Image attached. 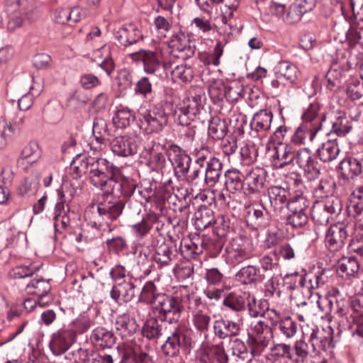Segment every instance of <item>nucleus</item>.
Listing matches in <instances>:
<instances>
[{
	"label": "nucleus",
	"instance_id": "nucleus-1",
	"mask_svg": "<svg viewBox=\"0 0 363 363\" xmlns=\"http://www.w3.org/2000/svg\"><path fill=\"white\" fill-rule=\"evenodd\" d=\"M72 167L79 176L88 174L91 184L104 194L127 196L132 191L128 181L122 178L119 170L106 159L77 157Z\"/></svg>",
	"mask_w": 363,
	"mask_h": 363
},
{
	"label": "nucleus",
	"instance_id": "nucleus-2",
	"mask_svg": "<svg viewBox=\"0 0 363 363\" xmlns=\"http://www.w3.org/2000/svg\"><path fill=\"white\" fill-rule=\"evenodd\" d=\"M123 208L124 202L122 201H106L99 203L96 210L94 207L86 210L84 217L92 227L105 230L121 214Z\"/></svg>",
	"mask_w": 363,
	"mask_h": 363
},
{
	"label": "nucleus",
	"instance_id": "nucleus-3",
	"mask_svg": "<svg viewBox=\"0 0 363 363\" xmlns=\"http://www.w3.org/2000/svg\"><path fill=\"white\" fill-rule=\"evenodd\" d=\"M323 333L318 329H313L309 339L310 345L303 340H296L294 345L292 361L296 363H305L310 357H313L324 350Z\"/></svg>",
	"mask_w": 363,
	"mask_h": 363
},
{
	"label": "nucleus",
	"instance_id": "nucleus-4",
	"mask_svg": "<svg viewBox=\"0 0 363 363\" xmlns=\"http://www.w3.org/2000/svg\"><path fill=\"white\" fill-rule=\"evenodd\" d=\"M184 302L192 313L191 322L194 328L205 337H207L211 325V316L203 312L201 307L203 306L201 297L196 294H188Z\"/></svg>",
	"mask_w": 363,
	"mask_h": 363
},
{
	"label": "nucleus",
	"instance_id": "nucleus-5",
	"mask_svg": "<svg viewBox=\"0 0 363 363\" xmlns=\"http://www.w3.org/2000/svg\"><path fill=\"white\" fill-rule=\"evenodd\" d=\"M154 309L162 320L173 323L179 320L183 306L177 297L163 293L157 298Z\"/></svg>",
	"mask_w": 363,
	"mask_h": 363
},
{
	"label": "nucleus",
	"instance_id": "nucleus-6",
	"mask_svg": "<svg viewBox=\"0 0 363 363\" xmlns=\"http://www.w3.org/2000/svg\"><path fill=\"white\" fill-rule=\"evenodd\" d=\"M341 201L335 196L316 201L313 206L311 214L313 220L320 224H327L333 215H338L342 211Z\"/></svg>",
	"mask_w": 363,
	"mask_h": 363
},
{
	"label": "nucleus",
	"instance_id": "nucleus-7",
	"mask_svg": "<svg viewBox=\"0 0 363 363\" xmlns=\"http://www.w3.org/2000/svg\"><path fill=\"white\" fill-rule=\"evenodd\" d=\"M272 337V328L264 320L252 323V332L248 334L247 345L254 354H260Z\"/></svg>",
	"mask_w": 363,
	"mask_h": 363
},
{
	"label": "nucleus",
	"instance_id": "nucleus-8",
	"mask_svg": "<svg viewBox=\"0 0 363 363\" xmlns=\"http://www.w3.org/2000/svg\"><path fill=\"white\" fill-rule=\"evenodd\" d=\"M202 108L201 97L195 96L184 98L174 110V118L177 123L182 126L189 125Z\"/></svg>",
	"mask_w": 363,
	"mask_h": 363
},
{
	"label": "nucleus",
	"instance_id": "nucleus-9",
	"mask_svg": "<svg viewBox=\"0 0 363 363\" xmlns=\"http://www.w3.org/2000/svg\"><path fill=\"white\" fill-rule=\"evenodd\" d=\"M191 332L184 326L177 328L162 345L163 352L169 357H176L180 349H186L191 345Z\"/></svg>",
	"mask_w": 363,
	"mask_h": 363
},
{
	"label": "nucleus",
	"instance_id": "nucleus-10",
	"mask_svg": "<svg viewBox=\"0 0 363 363\" xmlns=\"http://www.w3.org/2000/svg\"><path fill=\"white\" fill-rule=\"evenodd\" d=\"M353 226L344 223L332 225L327 230L325 242L331 251H337L343 247L347 238L352 233Z\"/></svg>",
	"mask_w": 363,
	"mask_h": 363
},
{
	"label": "nucleus",
	"instance_id": "nucleus-11",
	"mask_svg": "<svg viewBox=\"0 0 363 363\" xmlns=\"http://www.w3.org/2000/svg\"><path fill=\"white\" fill-rule=\"evenodd\" d=\"M250 251L246 247L242 238H233L226 246L223 257L228 264L235 266L250 258Z\"/></svg>",
	"mask_w": 363,
	"mask_h": 363
},
{
	"label": "nucleus",
	"instance_id": "nucleus-12",
	"mask_svg": "<svg viewBox=\"0 0 363 363\" xmlns=\"http://www.w3.org/2000/svg\"><path fill=\"white\" fill-rule=\"evenodd\" d=\"M113 152L121 157H128L137 153L138 140L134 135H125L116 137L111 143Z\"/></svg>",
	"mask_w": 363,
	"mask_h": 363
},
{
	"label": "nucleus",
	"instance_id": "nucleus-13",
	"mask_svg": "<svg viewBox=\"0 0 363 363\" xmlns=\"http://www.w3.org/2000/svg\"><path fill=\"white\" fill-rule=\"evenodd\" d=\"M76 333L72 329L61 328L52 335L50 347L52 353L60 355L65 352L74 341Z\"/></svg>",
	"mask_w": 363,
	"mask_h": 363
},
{
	"label": "nucleus",
	"instance_id": "nucleus-14",
	"mask_svg": "<svg viewBox=\"0 0 363 363\" xmlns=\"http://www.w3.org/2000/svg\"><path fill=\"white\" fill-rule=\"evenodd\" d=\"M170 47L174 56L183 60L192 57L196 50L195 43L184 33L173 35L170 41Z\"/></svg>",
	"mask_w": 363,
	"mask_h": 363
},
{
	"label": "nucleus",
	"instance_id": "nucleus-15",
	"mask_svg": "<svg viewBox=\"0 0 363 363\" xmlns=\"http://www.w3.org/2000/svg\"><path fill=\"white\" fill-rule=\"evenodd\" d=\"M130 57L135 62H142L144 71L149 74H157L161 69V62L157 52L140 50L130 54Z\"/></svg>",
	"mask_w": 363,
	"mask_h": 363
},
{
	"label": "nucleus",
	"instance_id": "nucleus-16",
	"mask_svg": "<svg viewBox=\"0 0 363 363\" xmlns=\"http://www.w3.org/2000/svg\"><path fill=\"white\" fill-rule=\"evenodd\" d=\"M169 156L174 167L175 175L179 179L186 176L190 167V157L176 145L170 146Z\"/></svg>",
	"mask_w": 363,
	"mask_h": 363
},
{
	"label": "nucleus",
	"instance_id": "nucleus-17",
	"mask_svg": "<svg viewBox=\"0 0 363 363\" xmlns=\"http://www.w3.org/2000/svg\"><path fill=\"white\" fill-rule=\"evenodd\" d=\"M274 162L279 168L291 164L296 157V149L292 143H279L274 147Z\"/></svg>",
	"mask_w": 363,
	"mask_h": 363
},
{
	"label": "nucleus",
	"instance_id": "nucleus-18",
	"mask_svg": "<svg viewBox=\"0 0 363 363\" xmlns=\"http://www.w3.org/2000/svg\"><path fill=\"white\" fill-rule=\"evenodd\" d=\"M266 177L267 172L264 168L255 167L246 174L244 182L250 193H256L263 189Z\"/></svg>",
	"mask_w": 363,
	"mask_h": 363
},
{
	"label": "nucleus",
	"instance_id": "nucleus-19",
	"mask_svg": "<svg viewBox=\"0 0 363 363\" xmlns=\"http://www.w3.org/2000/svg\"><path fill=\"white\" fill-rule=\"evenodd\" d=\"M144 119L150 133H159L167 123L168 113L162 108L155 107Z\"/></svg>",
	"mask_w": 363,
	"mask_h": 363
},
{
	"label": "nucleus",
	"instance_id": "nucleus-20",
	"mask_svg": "<svg viewBox=\"0 0 363 363\" xmlns=\"http://www.w3.org/2000/svg\"><path fill=\"white\" fill-rule=\"evenodd\" d=\"M115 37L120 45L128 46L137 43L143 35L135 25L130 23L120 27L116 31Z\"/></svg>",
	"mask_w": 363,
	"mask_h": 363
},
{
	"label": "nucleus",
	"instance_id": "nucleus-21",
	"mask_svg": "<svg viewBox=\"0 0 363 363\" xmlns=\"http://www.w3.org/2000/svg\"><path fill=\"white\" fill-rule=\"evenodd\" d=\"M213 328L215 335L220 339L236 336L240 330L237 323L223 318L215 320Z\"/></svg>",
	"mask_w": 363,
	"mask_h": 363
},
{
	"label": "nucleus",
	"instance_id": "nucleus-22",
	"mask_svg": "<svg viewBox=\"0 0 363 363\" xmlns=\"http://www.w3.org/2000/svg\"><path fill=\"white\" fill-rule=\"evenodd\" d=\"M111 296L119 304L128 303L135 297V286L130 281L118 284L112 288Z\"/></svg>",
	"mask_w": 363,
	"mask_h": 363
},
{
	"label": "nucleus",
	"instance_id": "nucleus-23",
	"mask_svg": "<svg viewBox=\"0 0 363 363\" xmlns=\"http://www.w3.org/2000/svg\"><path fill=\"white\" fill-rule=\"evenodd\" d=\"M328 281V276L325 270L311 271L302 275V287L308 291L323 287Z\"/></svg>",
	"mask_w": 363,
	"mask_h": 363
},
{
	"label": "nucleus",
	"instance_id": "nucleus-24",
	"mask_svg": "<svg viewBox=\"0 0 363 363\" xmlns=\"http://www.w3.org/2000/svg\"><path fill=\"white\" fill-rule=\"evenodd\" d=\"M274 74L277 78H283L291 84H295L299 77V70L293 63L281 60L274 68Z\"/></svg>",
	"mask_w": 363,
	"mask_h": 363
},
{
	"label": "nucleus",
	"instance_id": "nucleus-25",
	"mask_svg": "<svg viewBox=\"0 0 363 363\" xmlns=\"http://www.w3.org/2000/svg\"><path fill=\"white\" fill-rule=\"evenodd\" d=\"M267 195L271 207L275 211H280L288 202V191L279 186L268 188Z\"/></svg>",
	"mask_w": 363,
	"mask_h": 363
},
{
	"label": "nucleus",
	"instance_id": "nucleus-26",
	"mask_svg": "<svg viewBox=\"0 0 363 363\" xmlns=\"http://www.w3.org/2000/svg\"><path fill=\"white\" fill-rule=\"evenodd\" d=\"M113 333L104 328H96L92 332L91 341L100 349L110 348L115 344Z\"/></svg>",
	"mask_w": 363,
	"mask_h": 363
},
{
	"label": "nucleus",
	"instance_id": "nucleus-27",
	"mask_svg": "<svg viewBox=\"0 0 363 363\" xmlns=\"http://www.w3.org/2000/svg\"><path fill=\"white\" fill-rule=\"evenodd\" d=\"M51 285L48 280L44 279H35L26 286V291L28 294H35L39 297L38 304L45 306L43 298L50 292Z\"/></svg>",
	"mask_w": 363,
	"mask_h": 363
},
{
	"label": "nucleus",
	"instance_id": "nucleus-28",
	"mask_svg": "<svg viewBox=\"0 0 363 363\" xmlns=\"http://www.w3.org/2000/svg\"><path fill=\"white\" fill-rule=\"evenodd\" d=\"M320 105L318 102L311 103L302 116L304 123H308L314 129L320 130L323 121V114L320 113Z\"/></svg>",
	"mask_w": 363,
	"mask_h": 363
},
{
	"label": "nucleus",
	"instance_id": "nucleus-29",
	"mask_svg": "<svg viewBox=\"0 0 363 363\" xmlns=\"http://www.w3.org/2000/svg\"><path fill=\"white\" fill-rule=\"evenodd\" d=\"M273 115L271 111L266 109L260 110L256 113L250 122L252 130L256 132H267L271 128Z\"/></svg>",
	"mask_w": 363,
	"mask_h": 363
},
{
	"label": "nucleus",
	"instance_id": "nucleus-30",
	"mask_svg": "<svg viewBox=\"0 0 363 363\" xmlns=\"http://www.w3.org/2000/svg\"><path fill=\"white\" fill-rule=\"evenodd\" d=\"M347 212L355 218L363 212V185L357 186L350 196Z\"/></svg>",
	"mask_w": 363,
	"mask_h": 363
},
{
	"label": "nucleus",
	"instance_id": "nucleus-31",
	"mask_svg": "<svg viewBox=\"0 0 363 363\" xmlns=\"http://www.w3.org/2000/svg\"><path fill=\"white\" fill-rule=\"evenodd\" d=\"M319 130L314 129L308 123L301 124L291 138L293 145H303L306 141H312Z\"/></svg>",
	"mask_w": 363,
	"mask_h": 363
},
{
	"label": "nucleus",
	"instance_id": "nucleus-32",
	"mask_svg": "<svg viewBox=\"0 0 363 363\" xmlns=\"http://www.w3.org/2000/svg\"><path fill=\"white\" fill-rule=\"evenodd\" d=\"M359 265L353 257H344L337 263V272L343 279L354 277L359 271Z\"/></svg>",
	"mask_w": 363,
	"mask_h": 363
},
{
	"label": "nucleus",
	"instance_id": "nucleus-33",
	"mask_svg": "<svg viewBox=\"0 0 363 363\" xmlns=\"http://www.w3.org/2000/svg\"><path fill=\"white\" fill-rule=\"evenodd\" d=\"M174 256V254L171 245L163 241L161 244H157L155 246L152 257L155 262L162 267L169 265Z\"/></svg>",
	"mask_w": 363,
	"mask_h": 363
},
{
	"label": "nucleus",
	"instance_id": "nucleus-34",
	"mask_svg": "<svg viewBox=\"0 0 363 363\" xmlns=\"http://www.w3.org/2000/svg\"><path fill=\"white\" fill-rule=\"evenodd\" d=\"M93 60L110 75L113 70V62L110 56V47L105 45L94 52Z\"/></svg>",
	"mask_w": 363,
	"mask_h": 363
},
{
	"label": "nucleus",
	"instance_id": "nucleus-35",
	"mask_svg": "<svg viewBox=\"0 0 363 363\" xmlns=\"http://www.w3.org/2000/svg\"><path fill=\"white\" fill-rule=\"evenodd\" d=\"M206 246L207 243L203 238L196 235L190 240L189 243L182 244L181 250L184 256L191 259L194 258L195 255L202 253Z\"/></svg>",
	"mask_w": 363,
	"mask_h": 363
},
{
	"label": "nucleus",
	"instance_id": "nucleus-36",
	"mask_svg": "<svg viewBox=\"0 0 363 363\" xmlns=\"http://www.w3.org/2000/svg\"><path fill=\"white\" fill-rule=\"evenodd\" d=\"M318 155L323 162H330L339 155L340 149L336 140H328L317 150Z\"/></svg>",
	"mask_w": 363,
	"mask_h": 363
},
{
	"label": "nucleus",
	"instance_id": "nucleus-37",
	"mask_svg": "<svg viewBox=\"0 0 363 363\" xmlns=\"http://www.w3.org/2000/svg\"><path fill=\"white\" fill-rule=\"evenodd\" d=\"M242 175L237 169H228L225 173V186L230 193L240 191L245 184Z\"/></svg>",
	"mask_w": 363,
	"mask_h": 363
},
{
	"label": "nucleus",
	"instance_id": "nucleus-38",
	"mask_svg": "<svg viewBox=\"0 0 363 363\" xmlns=\"http://www.w3.org/2000/svg\"><path fill=\"white\" fill-rule=\"evenodd\" d=\"M204 171L207 186H213L218 182L221 176L223 164L218 158L211 160L210 163L205 166Z\"/></svg>",
	"mask_w": 363,
	"mask_h": 363
},
{
	"label": "nucleus",
	"instance_id": "nucleus-39",
	"mask_svg": "<svg viewBox=\"0 0 363 363\" xmlns=\"http://www.w3.org/2000/svg\"><path fill=\"white\" fill-rule=\"evenodd\" d=\"M247 298H250L248 294H240L232 292L225 297L223 304L234 311H240L245 308Z\"/></svg>",
	"mask_w": 363,
	"mask_h": 363
},
{
	"label": "nucleus",
	"instance_id": "nucleus-40",
	"mask_svg": "<svg viewBox=\"0 0 363 363\" xmlns=\"http://www.w3.org/2000/svg\"><path fill=\"white\" fill-rule=\"evenodd\" d=\"M259 269L252 265L241 268L235 274V279L242 284H249L259 280Z\"/></svg>",
	"mask_w": 363,
	"mask_h": 363
},
{
	"label": "nucleus",
	"instance_id": "nucleus-41",
	"mask_svg": "<svg viewBox=\"0 0 363 363\" xmlns=\"http://www.w3.org/2000/svg\"><path fill=\"white\" fill-rule=\"evenodd\" d=\"M41 157V150L36 142H30L24 147L21 152V160L22 163L33 164Z\"/></svg>",
	"mask_w": 363,
	"mask_h": 363
},
{
	"label": "nucleus",
	"instance_id": "nucleus-42",
	"mask_svg": "<svg viewBox=\"0 0 363 363\" xmlns=\"http://www.w3.org/2000/svg\"><path fill=\"white\" fill-rule=\"evenodd\" d=\"M194 225L199 230L207 228L214 223L213 211L204 208L198 210L194 214Z\"/></svg>",
	"mask_w": 363,
	"mask_h": 363
},
{
	"label": "nucleus",
	"instance_id": "nucleus-43",
	"mask_svg": "<svg viewBox=\"0 0 363 363\" xmlns=\"http://www.w3.org/2000/svg\"><path fill=\"white\" fill-rule=\"evenodd\" d=\"M232 354L235 357V360H241L242 362H250L252 357L257 356L258 354H254L252 353V350L248 352L247 347L245 343L239 340L235 339L231 347Z\"/></svg>",
	"mask_w": 363,
	"mask_h": 363
},
{
	"label": "nucleus",
	"instance_id": "nucleus-44",
	"mask_svg": "<svg viewBox=\"0 0 363 363\" xmlns=\"http://www.w3.org/2000/svg\"><path fill=\"white\" fill-rule=\"evenodd\" d=\"M161 294L157 292V287L152 281H148L143 286L139 300L146 304L152 305L154 308Z\"/></svg>",
	"mask_w": 363,
	"mask_h": 363
},
{
	"label": "nucleus",
	"instance_id": "nucleus-45",
	"mask_svg": "<svg viewBox=\"0 0 363 363\" xmlns=\"http://www.w3.org/2000/svg\"><path fill=\"white\" fill-rule=\"evenodd\" d=\"M163 327L156 318L147 320L143 326L142 333L149 340L157 339L162 335Z\"/></svg>",
	"mask_w": 363,
	"mask_h": 363
},
{
	"label": "nucleus",
	"instance_id": "nucleus-46",
	"mask_svg": "<svg viewBox=\"0 0 363 363\" xmlns=\"http://www.w3.org/2000/svg\"><path fill=\"white\" fill-rule=\"evenodd\" d=\"M170 72L172 80L179 83L190 82L194 77L193 69L186 65H177Z\"/></svg>",
	"mask_w": 363,
	"mask_h": 363
},
{
	"label": "nucleus",
	"instance_id": "nucleus-47",
	"mask_svg": "<svg viewBox=\"0 0 363 363\" xmlns=\"http://www.w3.org/2000/svg\"><path fill=\"white\" fill-rule=\"evenodd\" d=\"M184 177L189 183L198 186L200 188L207 186L204 167H194L190 172L188 171V173Z\"/></svg>",
	"mask_w": 363,
	"mask_h": 363
},
{
	"label": "nucleus",
	"instance_id": "nucleus-48",
	"mask_svg": "<svg viewBox=\"0 0 363 363\" xmlns=\"http://www.w3.org/2000/svg\"><path fill=\"white\" fill-rule=\"evenodd\" d=\"M211 1L222 4L220 6V10L223 14L220 18L223 24L227 23L228 18L233 16V11L237 9L240 4V0H211Z\"/></svg>",
	"mask_w": 363,
	"mask_h": 363
},
{
	"label": "nucleus",
	"instance_id": "nucleus-49",
	"mask_svg": "<svg viewBox=\"0 0 363 363\" xmlns=\"http://www.w3.org/2000/svg\"><path fill=\"white\" fill-rule=\"evenodd\" d=\"M227 125L219 118H213L208 125V135L214 140L223 139L227 133Z\"/></svg>",
	"mask_w": 363,
	"mask_h": 363
},
{
	"label": "nucleus",
	"instance_id": "nucleus-50",
	"mask_svg": "<svg viewBox=\"0 0 363 363\" xmlns=\"http://www.w3.org/2000/svg\"><path fill=\"white\" fill-rule=\"evenodd\" d=\"M208 93L211 98L214 101H222L225 98L227 86L224 84L222 79H209Z\"/></svg>",
	"mask_w": 363,
	"mask_h": 363
},
{
	"label": "nucleus",
	"instance_id": "nucleus-51",
	"mask_svg": "<svg viewBox=\"0 0 363 363\" xmlns=\"http://www.w3.org/2000/svg\"><path fill=\"white\" fill-rule=\"evenodd\" d=\"M340 168L349 176L357 177L363 171V161L356 158H349L341 162Z\"/></svg>",
	"mask_w": 363,
	"mask_h": 363
},
{
	"label": "nucleus",
	"instance_id": "nucleus-52",
	"mask_svg": "<svg viewBox=\"0 0 363 363\" xmlns=\"http://www.w3.org/2000/svg\"><path fill=\"white\" fill-rule=\"evenodd\" d=\"M133 121V113L128 108L124 107L119 108L113 117V123L118 128H124L129 126Z\"/></svg>",
	"mask_w": 363,
	"mask_h": 363
},
{
	"label": "nucleus",
	"instance_id": "nucleus-53",
	"mask_svg": "<svg viewBox=\"0 0 363 363\" xmlns=\"http://www.w3.org/2000/svg\"><path fill=\"white\" fill-rule=\"evenodd\" d=\"M40 265L31 264L28 266L21 265L12 269L9 272V276L13 279H25L32 277L40 269Z\"/></svg>",
	"mask_w": 363,
	"mask_h": 363
},
{
	"label": "nucleus",
	"instance_id": "nucleus-54",
	"mask_svg": "<svg viewBox=\"0 0 363 363\" xmlns=\"http://www.w3.org/2000/svg\"><path fill=\"white\" fill-rule=\"evenodd\" d=\"M346 92L351 99L357 100L363 96V81L357 78H350L347 82Z\"/></svg>",
	"mask_w": 363,
	"mask_h": 363
},
{
	"label": "nucleus",
	"instance_id": "nucleus-55",
	"mask_svg": "<svg viewBox=\"0 0 363 363\" xmlns=\"http://www.w3.org/2000/svg\"><path fill=\"white\" fill-rule=\"evenodd\" d=\"M309 204V201L303 194H301L290 199L287 202V207L290 212L310 211Z\"/></svg>",
	"mask_w": 363,
	"mask_h": 363
},
{
	"label": "nucleus",
	"instance_id": "nucleus-56",
	"mask_svg": "<svg viewBox=\"0 0 363 363\" xmlns=\"http://www.w3.org/2000/svg\"><path fill=\"white\" fill-rule=\"evenodd\" d=\"M116 328L120 331L121 335H126L135 330V325L128 315L123 314L119 315L116 320Z\"/></svg>",
	"mask_w": 363,
	"mask_h": 363
},
{
	"label": "nucleus",
	"instance_id": "nucleus-57",
	"mask_svg": "<svg viewBox=\"0 0 363 363\" xmlns=\"http://www.w3.org/2000/svg\"><path fill=\"white\" fill-rule=\"evenodd\" d=\"M335 184L328 179H321L314 188V194L318 198L325 199L330 197L334 190Z\"/></svg>",
	"mask_w": 363,
	"mask_h": 363
},
{
	"label": "nucleus",
	"instance_id": "nucleus-58",
	"mask_svg": "<svg viewBox=\"0 0 363 363\" xmlns=\"http://www.w3.org/2000/svg\"><path fill=\"white\" fill-rule=\"evenodd\" d=\"M243 86L238 82L230 83L226 88L225 98L228 101H237L240 98L243 97Z\"/></svg>",
	"mask_w": 363,
	"mask_h": 363
},
{
	"label": "nucleus",
	"instance_id": "nucleus-59",
	"mask_svg": "<svg viewBox=\"0 0 363 363\" xmlns=\"http://www.w3.org/2000/svg\"><path fill=\"white\" fill-rule=\"evenodd\" d=\"M310 211L291 212L287 216L288 224L294 228H301L308 222V214Z\"/></svg>",
	"mask_w": 363,
	"mask_h": 363
},
{
	"label": "nucleus",
	"instance_id": "nucleus-60",
	"mask_svg": "<svg viewBox=\"0 0 363 363\" xmlns=\"http://www.w3.org/2000/svg\"><path fill=\"white\" fill-rule=\"evenodd\" d=\"M352 129V126L345 115L338 116L333 123L332 130L339 136H345Z\"/></svg>",
	"mask_w": 363,
	"mask_h": 363
},
{
	"label": "nucleus",
	"instance_id": "nucleus-61",
	"mask_svg": "<svg viewBox=\"0 0 363 363\" xmlns=\"http://www.w3.org/2000/svg\"><path fill=\"white\" fill-rule=\"evenodd\" d=\"M279 329L287 338H291L296 333L297 325L291 317L287 316L280 320Z\"/></svg>",
	"mask_w": 363,
	"mask_h": 363
},
{
	"label": "nucleus",
	"instance_id": "nucleus-62",
	"mask_svg": "<svg viewBox=\"0 0 363 363\" xmlns=\"http://www.w3.org/2000/svg\"><path fill=\"white\" fill-rule=\"evenodd\" d=\"M241 162L248 165L257 160L258 155L257 150L254 145H245L240 150Z\"/></svg>",
	"mask_w": 363,
	"mask_h": 363
},
{
	"label": "nucleus",
	"instance_id": "nucleus-63",
	"mask_svg": "<svg viewBox=\"0 0 363 363\" xmlns=\"http://www.w3.org/2000/svg\"><path fill=\"white\" fill-rule=\"evenodd\" d=\"M303 15V13L294 3L288 8L286 14L284 11L283 16L281 15L278 16L281 17L284 21L286 23L294 24L298 23L301 19Z\"/></svg>",
	"mask_w": 363,
	"mask_h": 363
},
{
	"label": "nucleus",
	"instance_id": "nucleus-64",
	"mask_svg": "<svg viewBox=\"0 0 363 363\" xmlns=\"http://www.w3.org/2000/svg\"><path fill=\"white\" fill-rule=\"evenodd\" d=\"M152 228L150 222L145 219L131 226L132 232L135 238L142 239L146 236Z\"/></svg>",
	"mask_w": 363,
	"mask_h": 363
}]
</instances>
